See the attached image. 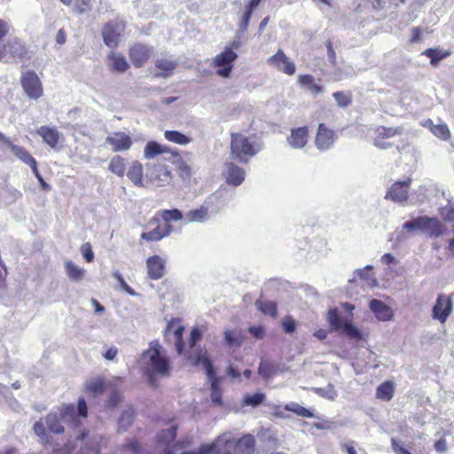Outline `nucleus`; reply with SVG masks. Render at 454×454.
Masks as SVG:
<instances>
[{"mask_svg":"<svg viewBox=\"0 0 454 454\" xmlns=\"http://www.w3.org/2000/svg\"><path fill=\"white\" fill-rule=\"evenodd\" d=\"M217 449L223 454H254L255 438L253 434H246L237 438L231 432L217 436L212 443L201 445L203 453H209Z\"/></svg>","mask_w":454,"mask_h":454,"instance_id":"nucleus-1","label":"nucleus"},{"mask_svg":"<svg viewBox=\"0 0 454 454\" xmlns=\"http://www.w3.org/2000/svg\"><path fill=\"white\" fill-rule=\"evenodd\" d=\"M143 356L145 360L144 372L151 386L157 387L156 376L168 377L171 373V363L168 357L160 351V346L158 343L150 344Z\"/></svg>","mask_w":454,"mask_h":454,"instance_id":"nucleus-2","label":"nucleus"},{"mask_svg":"<svg viewBox=\"0 0 454 454\" xmlns=\"http://www.w3.org/2000/svg\"><path fill=\"white\" fill-rule=\"evenodd\" d=\"M181 219H183V214L177 208L159 210L150 220V223H158L157 226L150 231L142 232L140 238L148 242L160 241L168 237L173 231L170 222Z\"/></svg>","mask_w":454,"mask_h":454,"instance_id":"nucleus-3","label":"nucleus"},{"mask_svg":"<svg viewBox=\"0 0 454 454\" xmlns=\"http://www.w3.org/2000/svg\"><path fill=\"white\" fill-rule=\"evenodd\" d=\"M188 358L193 365L201 364L203 366L207 376L211 381V401L215 405L222 406L223 403V392L219 386V380L215 375V371L207 351L199 349L194 355H190Z\"/></svg>","mask_w":454,"mask_h":454,"instance_id":"nucleus-4","label":"nucleus"},{"mask_svg":"<svg viewBox=\"0 0 454 454\" xmlns=\"http://www.w3.org/2000/svg\"><path fill=\"white\" fill-rule=\"evenodd\" d=\"M259 151V145L248 137L238 132L231 134V153L235 159L247 162Z\"/></svg>","mask_w":454,"mask_h":454,"instance_id":"nucleus-5","label":"nucleus"},{"mask_svg":"<svg viewBox=\"0 0 454 454\" xmlns=\"http://www.w3.org/2000/svg\"><path fill=\"white\" fill-rule=\"evenodd\" d=\"M403 227L408 231L420 230L431 238H438L446 231L445 226L439 219L427 215L413 218L404 223Z\"/></svg>","mask_w":454,"mask_h":454,"instance_id":"nucleus-6","label":"nucleus"},{"mask_svg":"<svg viewBox=\"0 0 454 454\" xmlns=\"http://www.w3.org/2000/svg\"><path fill=\"white\" fill-rule=\"evenodd\" d=\"M127 27V23L122 18L106 22L101 29L104 43L112 49L117 48Z\"/></svg>","mask_w":454,"mask_h":454,"instance_id":"nucleus-7","label":"nucleus"},{"mask_svg":"<svg viewBox=\"0 0 454 454\" xmlns=\"http://www.w3.org/2000/svg\"><path fill=\"white\" fill-rule=\"evenodd\" d=\"M22 89L30 99H38L43 94L42 82L34 70H27L20 76Z\"/></svg>","mask_w":454,"mask_h":454,"instance_id":"nucleus-8","label":"nucleus"},{"mask_svg":"<svg viewBox=\"0 0 454 454\" xmlns=\"http://www.w3.org/2000/svg\"><path fill=\"white\" fill-rule=\"evenodd\" d=\"M154 52L153 46L143 43H135L128 50V55L135 68H141L151 59Z\"/></svg>","mask_w":454,"mask_h":454,"instance_id":"nucleus-9","label":"nucleus"},{"mask_svg":"<svg viewBox=\"0 0 454 454\" xmlns=\"http://www.w3.org/2000/svg\"><path fill=\"white\" fill-rule=\"evenodd\" d=\"M238 55L231 48H225L223 51L217 54L213 60L214 66L218 67L216 74L222 77H229L233 68V62Z\"/></svg>","mask_w":454,"mask_h":454,"instance_id":"nucleus-10","label":"nucleus"},{"mask_svg":"<svg viewBox=\"0 0 454 454\" xmlns=\"http://www.w3.org/2000/svg\"><path fill=\"white\" fill-rule=\"evenodd\" d=\"M26 54V47L19 40L9 41L0 48V60L5 63L23 59Z\"/></svg>","mask_w":454,"mask_h":454,"instance_id":"nucleus-11","label":"nucleus"},{"mask_svg":"<svg viewBox=\"0 0 454 454\" xmlns=\"http://www.w3.org/2000/svg\"><path fill=\"white\" fill-rule=\"evenodd\" d=\"M336 132L325 123H319L315 137V145L320 152L331 149L337 140Z\"/></svg>","mask_w":454,"mask_h":454,"instance_id":"nucleus-12","label":"nucleus"},{"mask_svg":"<svg viewBox=\"0 0 454 454\" xmlns=\"http://www.w3.org/2000/svg\"><path fill=\"white\" fill-rule=\"evenodd\" d=\"M106 144L111 146L114 153L126 152L132 147L133 140L129 134L116 131L106 137Z\"/></svg>","mask_w":454,"mask_h":454,"instance_id":"nucleus-13","label":"nucleus"},{"mask_svg":"<svg viewBox=\"0 0 454 454\" xmlns=\"http://www.w3.org/2000/svg\"><path fill=\"white\" fill-rule=\"evenodd\" d=\"M452 301L450 297L440 294L432 309V317L444 324L452 312Z\"/></svg>","mask_w":454,"mask_h":454,"instance_id":"nucleus-14","label":"nucleus"},{"mask_svg":"<svg viewBox=\"0 0 454 454\" xmlns=\"http://www.w3.org/2000/svg\"><path fill=\"white\" fill-rule=\"evenodd\" d=\"M169 154L172 158H179L180 153L168 145H163L156 141H149L144 148V157L146 160L155 159L159 155Z\"/></svg>","mask_w":454,"mask_h":454,"instance_id":"nucleus-15","label":"nucleus"},{"mask_svg":"<svg viewBox=\"0 0 454 454\" xmlns=\"http://www.w3.org/2000/svg\"><path fill=\"white\" fill-rule=\"evenodd\" d=\"M147 171L150 180L158 182L160 185L169 183L173 178L172 171L164 163L147 165Z\"/></svg>","mask_w":454,"mask_h":454,"instance_id":"nucleus-16","label":"nucleus"},{"mask_svg":"<svg viewBox=\"0 0 454 454\" xmlns=\"http://www.w3.org/2000/svg\"><path fill=\"white\" fill-rule=\"evenodd\" d=\"M411 179L395 182L386 193L385 199L391 200L394 202H404L408 199L409 188Z\"/></svg>","mask_w":454,"mask_h":454,"instance_id":"nucleus-17","label":"nucleus"},{"mask_svg":"<svg viewBox=\"0 0 454 454\" xmlns=\"http://www.w3.org/2000/svg\"><path fill=\"white\" fill-rule=\"evenodd\" d=\"M268 63L287 75L294 74L296 70L295 64L280 49L268 59Z\"/></svg>","mask_w":454,"mask_h":454,"instance_id":"nucleus-18","label":"nucleus"},{"mask_svg":"<svg viewBox=\"0 0 454 454\" xmlns=\"http://www.w3.org/2000/svg\"><path fill=\"white\" fill-rule=\"evenodd\" d=\"M309 129L308 126L293 128L286 140L288 145L294 149H301L306 146L309 141Z\"/></svg>","mask_w":454,"mask_h":454,"instance_id":"nucleus-19","label":"nucleus"},{"mask_svg":"<svg viewBox=\"0 0 454 454\" xmlns=\"http://www.w3.org/2000/svg\"><path fill=\"white\" fill-rule=\"evenodd\" d=\"M165 261L160 255H152L146 259L148 278L159 280L165 275Z\"/></svg>","mask_w":454,"mask_h":454,"instance_id":"nucleus-20","label":"nucleus"},{"mask_svg":"<svg viewBox=\"0 0 454 454\" xmlns=\"http://www.w3.org/2000/svg\"><path fill=\"white\" fill-rule=\"evenodd\" d=\"M184 331V327L177 320L174 319L168 322L165 331L166 337L172 333L173 341L179 355H181L184 349V342L183 339Z\"/></svg>","mask_w":454,"mask_h":454,"instance_id":"nucleus-21","label":"nucleus"},{"mask_svg":"<svg viewBox=\"0 0 454 454\" xmlns=\"http://www.w3.org/2000/svg\"><path fill=\"white\" fill-rule=\"evenodd\" d=\"M108 68L113 73H126L130 65L125 56L121 52L110 51L106 56Z\"/></svg>","mask_w":454,"mask_h":454,"instance_id":"nucleus-22","label":"nucleus"},{"mask_svg":"<svg viewBox=\"0 0 454 454\" xmlns=\"http://www.w3.org/2000/svg\"><path fill=\"white\" fill-rule=\"evenodd\" d=\"M177 65V61L171 58H159L154 62V67L157 70L154 76L163 78L169 77L173 74Z\"/></svg>","mask_w":454,"mask_h":454,"instance_id":"nucleus-23","label":"nucleus"},{"mask_svg":"<svg viewBox=\"0 0 454 454\" xmlns=\"http://www.w3.org/2000/svg\"><path fill=\"white\" fill-rule=\"evenodd\" d=\"M369 307L379 320L388 321L393 317L392 309L382 301L372 299L370 301Z\"/></svg>","mask_w":454,"mask_h":454,"instance_id":"nucleus-24","label":"nucleus"},{"mask_svg":"<svg viewBox=\"0 0 454 454\" xmlns=\"http://www.w3.org/2000/svg\"><path fill=\"white\" fill-rule=\"evenodd\" d=\"M36 133L43 138V142L47 144L50 147H57L59 142L60 133L58 131L56 128H51L45 125L41 126L40 128L37 129Z\"/></svg>","mask_w":454,"mask_h":454,"instance_id":"nucleus-25","label":"nucleus"},{"mask_svg":"<svg viewBox=\"0 0 454 454\" xmlns=\"http://www.w3.org/2000/svg\"><path fill=\"white\" fill-rule=\"evenodd\" d=\"M7 146L18 159H20L25 164L28 165L32 170L37 167L35 159L28 153L25 147L14 145L12 142H7Z\"/></svg>","mask_w":454,"mask_h":454,"instance_id":"nucleus-26","label":"nucleus"},{"mask_svg":"<svg viewBox=\"0 0 454 454\" xmlns=\"http://www.w3.org/2000/svg\"><path fill=\"white\" fill-rule=\"evenodd\" d=\"M376 136L374 137L373 144L376 147H384L383 144L380 143V139H388L403 133L402 127H385L380 126L377 128Z\"/></svg>","mask_w":454,"mask_h":454,"instance_id":"nucleus-27","label":"nucleus"},{"mask_svg":"<svg viewBox=\"0 0 454 454\" xmlns=\"http://www.w3.org/2000/svg\"><path fill=\"white\" fill-rule=\"evenodd\" d=\"M226 183L234 186L241 184L245 179V171L232 162L226 164Z\"/></svg>","mask_w":454,"mask_h":454,"instance_id":"nucleus-28","label":"nucleus"},{"mask_svg":"<svg viewBox=\"0 0 454 454\" xmlns=\"http://www.w3.org/2000/svg\"><path fill=\"white\" fill-rule=\"evenodd\" d=\"M127 176L134 185L143 187L144 168L142 163L138 160H133L128 168Z\"/></svg>","mask_w":454,"mask_h":454,"instance_id":"nucleus-29","label":"nucleus"},{"mask_svg":"<svg viewBox=\"0 0 454 454\" xmlns=\"http://www.w3.org/2000/svg\"><path fill=\"white\" fill-rule=\"evenodd\" d=\"M395 394V384L393 381L387 380L381 383L376 388V397L380 400L388 402L390 401Z\"/></svg>","mask_w":454,"mask_h":454,"instance_id":"nucleus-30","label":"nucleus"},{"mask_svg":"<svg viewBox=\"0 0 454 454\" xmlns=\"http://www.w3.org/2000/svg\"><path fill=\"white\" fill-rule=\"evenodd\" d=\"M108 170L119 177H123L126 171V160L121 155H114L111 158Z\"/></svg>","mask_w":454,"mask_h":454,"instance_id":"nucleus-31","label":"nucleus"},{"mask_svg":"<svg viewBox=\"0 0 454 454\" xmlns=\"http://www.w3.org/2000/svg\"><path fill=\"white\" fill-rule=\"evenodd\" d=\"M107 387L106 382L101 377L90 379L86 382L85 391L93 395H101Z\"/></svg>","mask_w":454,"mask_h":454,"instance_id":"nucleus-32","label":"nucleus"},{"mask_svg":"<svg viewBox=\"0 0 454 454\" xmlns=\"http://www.w3.org/2000/svg\"><path fill=\"white\" fill-rule=\"evenodd\" d=\"M327 321L331 329L333 331H340L342 326L348 322V319L339 315L338 309L336 308L329 309L327 313Z\"/></svg>","mask_w":454,"mask_h":454,"instance_id":"nucleus-33","label":"nucleus"},{"mask_svg":"<svg viewBox=\"0 0 454 454\" xmlns=\"http://www.w3.org/2000/svg\"><path fill=\"white\" fill-rule=\"evenodd\" d=\"M173 159V163L177 165L176 172L178 176L182 180L189 181L192 176V167L182 159L181 155L179 156V158Z\"/></svg>","mask_w":454,"mask_h":454,"instance_id":"nucleus-34","label":"nucleus"},{"mask_svg":"<svg viewBox=\"0 0 454 454\" xmlns=\"http://www.w3.org/2000/svg\"><path fill=\"white\" fill-rule=\"evenodd\" d=\"M208 217V207L205 205H201L200 207L190 210L186 214V220L189 223L206 221Z\"/></svg>","mask_w":454,"mask_h":454,"instance_id":"nucleus-35","label":"nucleus"},{"mask_svg":"<svg viewBox=\"0 0 454 454\" xmlns=\"http://www.w3.org/2000/svg\"><path fill=\"white\" fill-rule=\"evenodd\" d=\"M298 82L301 86L309 89L315 95H317L323 91V87L315 83V79L311 74L300 75Z\"/></svg>","mask_w":454,"mask_h":454,"instance_id":"nucleus-36","label":"nucleus"},{"mask_svg":"<svg viewBox=\"0 0 454 454\" xmlns=\"http://www.w3.org/2000/svg\"><path fill=\"white\" fill-rule=\"evenodd\" d=\"M65 270L68 278L73 281H80L85 273L82 268H80L72 261L66 262Z\"/></svg>","mask_w":454,"mask_h":454,"instance_id":"nucleus-37","label":"nucleus"},{"mask_svg":"<svg viewBox=\"0 0 454 454\" xmlns=\"http://www.w3.org/2000/svg\"><path fill=\"white\" fill-rule=\"evenodd\" d=\"M164 137L168 141L180 145H187L192 141L189 137L177 130H166L164 132Z\"/></svg>","mask_w":454,"mask_h":454,"instance_id":"nucleus-38","label":"nucleus"},{"mask_svg":"<svg viewBox=\"0 0 454 454\" xmlns=\"http://www.w3.org/2000/svg\"><path fill=\"white\" fill-rule=\"evenodd\" d=\"M257 309L264 315L275 318L278 316L277 303L271 301H261L258 300L255 302Z\"/></svg>","mask_w":454,"mask_h":454,"instance_id":"nucleus-39","label":"nucleus"},{"mask_svg":"<svg viewBox=\"0 0 454 454\" xmlns=\"http://www.w3.org/2000/svg\"><path fill=\"white\" fill-rule=\"evenodd\" d=\"M333 97L335 99L337 106L340 108H346L353 102V94L350 90L333 92Z\"/></svg>","mask_w":454,"mask_h":454,"instance_id":"nucleus-40","label":"nucleus"},{"mask_svg":"<svg viewBox=\"0 0 454 454\" xmlns=\"http://www.w3.org/2000/svg\"><path fill=\"white\" fill-rule=\"evenodd\" d=\"M45 423L51 432L58 434L64 433L65 428L56 414H48L45 418Z\"/></svg>","mask_w":454,"mask_h":454,"instance_id":"nucleus-41","label":"nucleus"},{"mask_svg":"<svg viewBox=\"0 0 454 454\" xmlns=\"http://www.w3.org/2000/svg\"><path fill=\"white\" fill-rule=\"evenodd\" d=\"M287 411H292L299 417L302 418H313L314 414L309 409L300 405L297 403H289L285 405L284 408Z\"/></svg>","mask_w":454,"mask_h":454,"instance_id":"nucleus-42","label":"nucleus"},{"mask_svg":"<svg viewBox=\"0 0 454 454\" xmlns=\"http://www.w3.org/2000/svg\"><path fill=\"white\" fill-rule=\"evenodd\" d=\"M430 124L431 132L442 140H449L450 137V131L446 124H436L434 125L431 120L427 121Z\"/></svg>","mask_w":454,"mask_h":454,"instance_id":"nucleus-43","label":"nucleus"},{"mask_svg":"<svg viewBox=\"0 0 454 454\" xmlns=\"http://www.w3.org/2000/svg\"><path fill=\"white\" fill-rule=\"evenodd\" d=\"M243 336L240 332L226 330L224 332V342L226 345L231 347H239L243 342Z\"/></svg>","mask_w":454,"mask_h":454,"instance_id":"nucleus-44","label":"nucleus"},{"mask_svg":"<svg viewBox=\"0 0 454 454\" xmlns=\"http://www.w3.org/2000/svg\"><path fill=\"white\" fill-rule=\"evenodd\" d=\"M423 54L430 59V63L436 66L438 62L450 55L449 51L442 52L435 49H427Z\"/></svg>","mask_w":454,"mask_h":454,"instance_id":"nucleus-45","label":"nucleus"},{"mask_svg":"<svg viewBox=\"0 0 454 454\" xmlns=\"http://www.w3.org/2000/svg\"><path fill=\"white\" fill-rule=\"evenodd\" d=\"M33 429L35 434L40 438L42 443L47 444L50 442L45 425L42 420L36 421L34 424Z\"/></svg>","mask_w":454,"mask_h":454,"instance_id":"nucleus-46","label":"nucleus"},{"mask_svg":"<svg viewBox=\"0 0 454 454\" xmlns=\"http://www.w3.org/2000/svg\"><path fill=\"white\" fill-rule=\"evenodd\" d=\"M258 372L262 378L269 379L276 372V368L271 363L262 361L258 368Z\"/></svg>","mask_w":454,"mask_h":454,"instance_id":"nucleus-47","label":"nucleus"},{"mask_svg":"<svg viewBox=\"0 0 454 454\" xmlns=\"http://www.w3.org/2000/svg\"><path fill=\"white\" fill-rule=\"evenodd\" d=\"M265 399V395L262 393H255L253 395H247L244 398V403L246 405L258 406Z\"/></svg>","mask_w":454,"mask_h":454,"instance_id":"nucleus-48","label":"nucleus"},{"mask_svg":"<svg viewBox=\"0 0 454 454\" xmlns=\"http://www.w3.org/2000/svg\"><path fill=\"white\" fill-rule=\"evenodd\" d=\"M340 331H342L350 339H361V333L349 321L342 326Z\"/></svg>","mask_w":454,"mask_h":454,"instance_id":"nucleus-49","label":"nucleus"},{"mask_svg":"<svg viewBox=\"0 0 454 454\" xmlns=\"http://www.w3.org/2000/svg\"><path fill=\"white\" fill-rule=\"evenodd\" d=\"M134 417L135 415L133 411H123L119 419V427L123 430H126L127 427L131 425Z\"/></svg>","mask_w":454,"mask_h":454,"instance_id":"nucleus-50","label":"nucleus"},{"mask_svg":"<svg viewBox=\"0 0 454 454\" xmlns=\"http://www.w3.org/2000/svg\"><path fill=\"white\" fill-rule=\"evenodd\" d=\"M74 9L78 13L88 11L90 7V0H74Z\"/></svg>","mask_w":454,"mask_h":454,"instance_id":"nucleus-51","label":"nucleus"},{"mask_svg":"<svg viewBox=\"0 0 454 454\" xmlns=\"http://www.w3.org/2000/svg\"><path fill=\"white\" fill-rule=\"evenodd\" d=\"M252 13L253 12L248 10V9H246L244 13L242 14L241 18H240V20H239V28L242 30V31H246L247 30L248 28V26H249V22H250V20H251V17H252Z\"/></svg>","mask_w":454,"mask_h":454,"instance_id":"nucleus-52","label":"nucleus"},{"mask_svg":"<svg viewBox=\"0 0 454 454\" xmlns=\"http://www.w3.org/2000/svg\"><path fill=\"white\" fill-rule=\"evenodd\" d=\"M122 401L121 394L114 389L110 393L107 405L111 408L116 407Z\"/></svg>","mask_w":454,"mask_h":454,"instance_id":"nucleus-53","label":"nucleus"},{"mask_svg":"<svg viewBox=\"0 0 454 454\" xmlns=\"http://www.w3.org/2000/svg\"><path fill=\"white\" fill-rule=\"evenodd\" d=\"M113 276L116 278L123 291H125L130 295L136 294L135 291L126 283V281L119 272H114Z\"/></svg>","mask_w":454,"mask_h":454,"instance_id":"nucleus-54","label":"nucleus"},{"mask_svg":"<svg viewBox=\"0 0 454 454\" xmlns=\"http://www.w3.org/2000/svg\"><path fill=\"white\" fill-rule=\"evenodd\" d=\"M372 270V266H366L363 270H359V276H360V278L366 279L369 286H375L378 284L376 278H374V277L369 278L368 277V272Z\"/></svg>","mask_w":454,"mask_h":454,"instance_id":"nucleus-55","label":"nucleus"},{"mask_svg":"<svg viewBox=\"0 0 454 454\" xmlns=\"http://www.w3.org/2000/svg\"><path fill=\"white\" fill-rule=\"evenodd\" d=\"M81 252L87 262H91L94 260V253L90 243H85L81 247Z\"/></svg>","mask_w":454,"mask_h":454,"instance_id":"nucleus-56","label":"nucleus"},{"mask_svg":"<svg viewBox=\"0 0 454 454\" xmlns=\"http://www.w3.org/2000/svg\"><path fill=\"white\" fill-rule=\"evenodd\" d=\"M123 449L130 450L135 454H138L141 451V446H140L139 442L135 439L128 441L123 445Z\"/></svg>","mask_w":454,"mask_h":454,"instance_id":"nucleus-57","label":"nucleus"},{"mask_svg":"<svg viewBox=\"0 0 454 454\" xmlns=\"http://www.w3.org/2000/svg\"><path fill=\"white\" fill-rule=\"evenodd\" d=\"M201 337H202V333L200 331V329L192 328V330L191 332L190 339H189V344H190L191 348H192L196 345V343L201 340Z\"/></svg>","mask_w":454,"mask_h":454,"instance_id":"nucleus-58","label":"nucleus"},{"mask_svg":"<svg viewBox=\"0 0 454 454\" xmlns=\"http://www.w3.org/2000/svg\"><path fill=\"white\" fill-rule=\"evenodd\" d=\"M248 332L256 339H262L265 335V329L262 325H254L248 328Z\"/></svg>","mask_w":454,"mask_h":454,"instance_id":"nucleus-59","label":"nucleus"},{"mask_svg":"<svg viewBox=\"0 0 454 454\" xmlns=\"http://www.w3.org/2000/svg\"><path fill=\"white\" fill-rule=\"evenodd\" d=\"M391 446L395 454H411V451L403 447L395 438L391 439Z\"/></svg>","mask_w":454,"mask_h":454,"instance_id":"nucleus-60","label":"nucleus"},{"mask_svg":"<svg viewBox=\"0 0 454 454\" xmlns=\"http://www.w3.org/2000/svg\"><path fill=\"white\" fill-rule=\"evenodd\" d=\"M77 411H78V414L80 417L87 418L88 407H87V403H86L84 398H82V397L78 400Z\"/></svg>","mask_w":454,"mask_h":454,"instance_id":"nucleus-61","label":"nucleus"},{"mask_svg":"<svg viewBox=\"0 0 454 454\" xmlns=\"http://www.w3.org/2000/svg\"><path fill=\"white\" fill-rule=\"evenodd\" d=\"M282 325H283V328L286 333H291L295 331V328H296L295 322L290 317L286 318L283 321Z\"/></svg>","mask_w":454,"mask_h":454,"instance_id":"nucleus-62","label":"nucleus"},{"mask_svg":"<svg viewBox=\"0 0 454 454\" xmlns=\"http://www.w3.org/2000/svg\"><path fill=\"white\" fill-rule=\"evenodd\" d=\"M32 171H33L34 175L35 176L36 179L38 180V182L40 183L42 189L44 191L50 190V185L43 178L42 175L40 174V172L38 170V167L34 168Z\"/></svg>","mask_w":454,"mask_h":454,"instance_id":"nucleus-63","label":"nucleus"},{"mask_svg":"<svg viewBox=\"0 0 454 454\" xmlns=\"http://www.w3.org/2000/svg\"><path fill=\"white\" fill-rule=\"evenodd\" d=\"M421 34H422V31L420 29V27H413L411 29V37L410 39V43H418L421 40Z\"/></svg>","mask_w":454,"mask_h":454,"instance_id":"nucleus-64","label":"nucleus"}]
</instances>
